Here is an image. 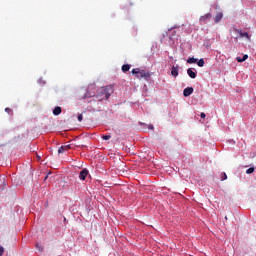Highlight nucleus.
Segmentation results:
<instances>
[{
	"mask_svg": "<svg viewBox=\"0 0 256 256\" xmlns=\"http://www.w3.org/2000/svg\"><path fill=\"white\" fill-rule=\"evenodd\" d=\"M113 86L102 87L95 91H91V87L88 88L87 92L84 94V99L94 98V101H103L104 99H109L111 94H113Z\"/></svg>",
	"mask_w": 256,
	"mask_h": 256,
	"instance_id": "1",
	"label": "nucleus"
},
{
	"mask_svg": "<svg viewBox=\"0 0 256 256\" xmlns=\"http://www.w3.org/2000/svg\"><path fill=\"white\" fill-rule=\"evenodd\" d=\"M132 74L136 75L138 79H149L151 77V74L149 72H146L145 70H139V68H135L132 70Z\"/></svg>",
	"mask_w": 256,
	"mask_h": 256,
	"instance_id": "2",
	"label": "nucleus"
},
{
	"mask_svg": "<svg viewBox=\"0 0 256 256\" xmlns=\"http://www.w3.org/2000/svg\"><path fill=\"white\" fill-rule=\"evenodd\" d=\"M171 75L172 77H174L175 79H177V77H179V66L178 64L173 65L171 67Z\"/></svg>",
	"mask_w": 256,
	"mask_h": 256,
	"instance_id": "3",
	"label": "nucleus"
},
{
	"mask_svg": "<svg viewBox=\"0 0 256 256\" xmlns=\"http://www.w3.org/2000/svg\"><path fill=\"white\" fill-rule=\"evenodd\" d=\"M187 75L190 79H196L197 77V70L195 68H188L187 69Z\"/></svg>",
	"mask_w": 256,
	"mask_h": 256,
	"instance_id": "4",
	"label": "nucleus"
},
{
	"mask_svg": "<svg viewBox=\"0 0 256 256\" xmlns=\"http://www.w3.org/2000/svg\"><path fill=\"white\" fill-rule=\"evenodd\" d=\"M235 32L240 35V37H245V39H248V41H251V36H249V33L243 32L242 29H235Z\"/></svg>",
	"mask_w": 256,
	"mask_h": 256,
	"instance_id": "5",
	"label": "nucleus"
},
{
	"mask_svg": "<svg viewBox=\"0 0 256 256\" xmlns=\"http://www.w3.org/2000/svg\"><path fill=\"white\" fill-rule=\"evenodd\" d=\"M89 175V170H87V168H84L80 174H79V179L80 181H85V179H87V176Z\"/></svg>",
	"mask_w": 256,
	"mask_h": 256,
	"instance_id": "6",
	"label": "nucleus"
},
{
	"mask_svg": "<svg viewBox=\"0 0 256 256\" xmlns=\"http://www.w3.org/2000/svg\"><path fill=\"white\" fill-rule=\"evenodd\" d=\"M193 91H194L193 87H187L183 90V95L185 97H190V95H193Z\"/></svg>",
	"mask_w": 256,
	"mask_h": 256,
	"instance_id": "7",
	"label": "nucleus"
},
{
	"mask_svg": "<svg viewBox=\"0 0 256 256\" xmlns=\"http://www.w3.org/2000/svg\"><path fill=\"white\" fill-rule=\"evenodd\" d=\"M211 17H212L211 13H207L206 15L200 17V21L202 23H205V21H209V19H211Z\"/></svg>",
	"mask_w": 256,
	"mask_h": 256,
	"instance_id": "8",
	"label": "nucleus"
},
{
	"mask_svg": "<svg viewBox=\"0 0 256 256\" xmlns=\"http://www.w3.org/2000/svg\"><path fill=\"white\" fill-rule=\"evenodd\" d=\"M223 19V12H218L214 18L215 23H219Z\"/></svg>",
	"mask_w": 256,
	"mask_h": 256,
	"instance_id": "9",
	"label": "nucleus"
},
{
	"mask_svg": "<svg viewBox=\"0 0 256 256\" xmlns=\"http://www.w3.org/2000/svg\"><path fill=\"white\" fill-rule=\"evenodd\" d=\"M247 59H249V56L247 54H245L242 58L241 57H236V61L238 63H243V62L247 61Z\"/></svg>",
	"mask_w": 256,
	"mask_h": 256,
	"instance_id": "10",
	"label": "nucleus"
},
{
	"mask_svg": "<svg viewBox=\"0 0 256 256\" xmlns=\"http://www.w3.org/2000/svg\"><path fill=\"white\" fill-rule=\"evenodd\" d=\"M61 107L60 106H56L53 110V115L57 116V115H61Z\"/></svg>",
	"mask_w": 256,
	"mask_h": 256,
	"instance_id": "11",
	"label": "nucleus"
},
{
	"mask_svg": "<svg viewBox=\"0 0 256 256\" xmlns=\"http://www.w3.org/2000/svg\"><path fill=\"white\" fill-rule=\"evenodd\" d=\"M197 61H199V59H197L195 57H190L187 59V63H189V64L197 63Z\"/></svg>",
	"mask_w": 256,
	"mask_h": 256,
	"instance_id": "12",
	"label": "nucleus"
},
{
	"mask_svg": "<svg viewBox=\"0 0 256 256\" xmlns=\"http://www.w3.org/2000/svg\"><path fill=\"white\" fill-rule=\"evenodd\" d=\"M129 69H131V65H129V64H124L122 66L123 73H127V71H129Z\"/></svg>",
	"mask_w": 256,
	"mask_h": 256,
	"instance_id": "13",
	"label": "nucleus"
},
{
	"mask_svg": "<svg viewBox=\"0 0 256 256\" xmlns=\"http://www.w3.org/2000/svg\"><path fill=\"white\" fill-rule=\"evenodd\" d=\"M196 63L198 65V67H205V60L203 58L198 60Z\"/></svg>",
	"mask_w": 256,
	"mask_h": 256,
	"instance_id": "14",
	"label": "nucleus"
},
{
	"mask_svg": "<svg viewBox=\"0 0 256 256\" xmlns=\"http://www.w3.org/2000/svg\"><path fill=\"white\" fill-rule=\"evenodd\" d=\"M247 175H251V173H255V168L254 167H250L246 170Z\"/></svg>",
	"mask_w": 256,
	"mask_h": 256,
	"instance_id": "15",
	"label": "nucleus"
},
{
	"mask_svg": "<svg viewBox=\"0 0 256 256\" xmlns=\"http://www.w3.org/2000/svg\"><path fill=\"white\" fill-rule=\"evenodd\" d=\"M5 180L0 179V191L3 190V187H5Z\"/></svg>",
	"mask_w": 256,
	"mask_h": 256,
	"instance_id": "16",
	"label": "nucleus"
},
{
	"mask_svg": "<svg viewBox=\"0 0 256 256\" xmlns=\"http://www.w3.org/2000/svg\"><path fill=\"white\" fill-rule=\"evenodd\" d=\"M103 141H109L111 139V135H104L102 136Z\"/></svg>",
	"mask_w": 256,
	"mask_h": 256,
	"instance_id": "17",
	"label": "nucleus"
},
{
	"mask_svg": "<svg viewBox=\"0 0 256 256\" xmlns=\"http://www.w3.org/2000/svg\"><path fill=\"white\" fill-rule=\"evenodd\" d=\"M64 146V149L66 150V151H69V149H72L73 148V146L71 145V144H67V145H63Z\"/></svg>",
	"mask_w": 256,
	"mask_h": 256,
	"instance_id": "18",
	"label": "nucleus"
},
{
	"mask_svg": "<svg viewBox=\"0 0 256 256\" xmlns=\"http://www.w3.org/2000/svg\"><path fill=\"white\" fill-rule=\"evenodd\" d=\"M65 146H61L59 149H58V153L61 154V153H65Z\"/></svg>",
	"mask_w": 256,
	"mask_h": 256,
	"instance_id": "19",
	"label": "nucleus"
},
{
	"mask_svg": "<svg viewBox=\"0 0 256 256\" xmlns=\"http://www.w3.org/2000/svg\"><path fill=\"white\" fill-rule=\"evenodd\" d=\"M36 249L41 252V251H43V246L41 244L37 243Z\"/></svg>",
	"mask_w": 256,
	"mask_h": 256,
	"instance_id": "20",
	"label": "nucleus"
},
{
	"mask_svg": "<svg viewBox=\"0 0 256 256\" xmlns=\"http://www.w3.org/2000/svg\"><path fill=\"white\" fill-rule=\"evenodd\" d=\"M78 121H79V123H81V121H83V114L78 115Z\"/></svg>",
	"mask_w": 256,
	"mask_h": 256,
	"instance_id": "21",
	"label": "nucleus"
},
{
	"mask_svg": "<svg viewBox=\"0 0 256 256\" xmlns=\"http://www.w3.org/2000/svg\"><path fill=\"white\" fill-rule=\"evenodd\" d=\"M3 253H5V248H3V246H0V256L3 255Z\"/></svg>",
	"mask_w": 256,
	"mask_h": 256,
	"instance_id": "22",
	"label": "nucleus"
},
{
	"mask_svg": "<svg viewBox=\"0 0 256 256\" xmlns=\"http://www.w3.org/2000/svg\"><path fill=\"white\" fill-rule=\"evenodd\" d=\"M222 175H223V177L221 178V181H226V179H227V174H226V173H223Z\"/></svg>",
	"mask_w": 256,
	"mask_h": 256,
	"instance_id": "23",
	"label": "nucleus"
},
{
	"mask_svg": "<svg viewBox=\"0 0 256 256\" xmlns=\"http://www.w3.org/2000/svg\"><path fill=\"white\" fill-rule=\"evenodd\" d=\"M38 83H39L40 85H41V84H42V85H45V81H43L42 79H39V80H38Z\"/></svg>",
	"mask_w": 256,
	"mask_h": 256,
	"instance_id": "24",
	"label": "nucleus"
},
{
	"mask_svg": "<svg viewBox=\"0 0 256 256\" xmlns=\"http://www.w3.org/2000/svg\"><path fill=\"white\" fill-rule=\"evenodd\" d=\"M200 117H201V119H205V117H206L205 113L202 112V113L200 114Z\"/></svg>",
	"mask_w": 256,
	"mask_h": 256,
	"instance_id": "25",
	"label": "nucleus"
},
{
	"mask_svg": "<svg viewBox=\"0 0 256 256\" xmlns=\"http://www.w3.org/2000/svg\"><path fill=\"white\" fill-rule=\"evenodd\" d=\"M5 111H6V113H8V114L11 113V109H10V108H6Z\"/></svg>",
	"mask_w": 256,
	"mask_h": 256,
	"instance_id": "26",
	"label": "nucleus"
},
{
	"mask_svg": "<svg viewBox=\"0 0 256 256\" xmlns=\"http://www.w3.org/2000/svg\"><path fill=\"white\" fill-rule=\"evenodd\" d=\"M148 129H150L151 131H153V129H154L153 125H149V126H148Z\"/></svg>",
	"mask_w": 256,
	"mask_h": 256,
	"instance_id": "27",
	"label": "nucleus"
}]
</instances>
